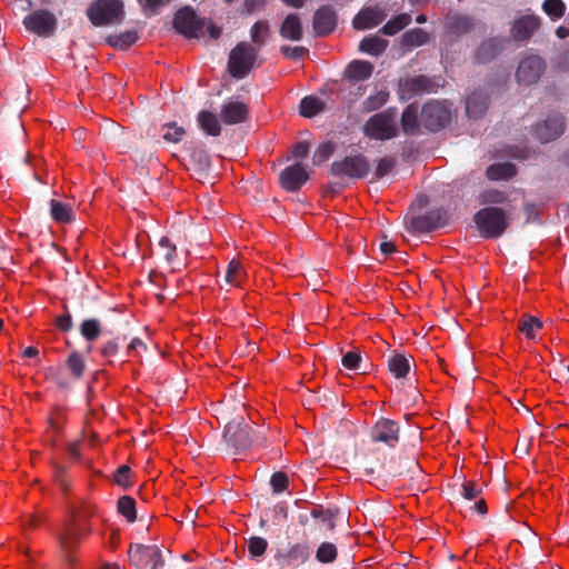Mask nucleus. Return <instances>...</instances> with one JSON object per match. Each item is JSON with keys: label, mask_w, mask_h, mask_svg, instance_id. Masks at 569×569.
I'll return each instance as SVG.
<instances>
[{"label": "nucleus", "mask_w": 569, "mask_h": 569, "mask_svg": "<svg viewBox=\"0 0 569 569\" xmlns=\"http://www.w3.org/2000/svg\"><path fill=\"white\" fill-rule=\"evenodd\" d=\"M173 28L179 33L188 39H199L204 33V28L212 39L221 37L222 30L216 26L211 20L199 18L194 9L186 6L179 9L173 16Z\"/></svg>", "instance_id": "nucleus-1"}, {"label": "nucleus", "mask_w": 569, "mask_h": 569, "mask_svg": "<svg viewBox=\"0 0 569 569\" xmlns=\"http://www.w3.org/2000/svg\"><path fill=\"white\" fill-rule=\"evenodd\" d=\"M510 214L506 209L487 206L475 213L473 221L482 238L497 239L510 226Z\"/></svg>", "instance_id": "nucleus-2"}, {"label": "nucleus", "mask_w": 569, "mask_h": 569, "mask_svg": "<svg viewBox=\"0 0 569 569\" xmlns=\"http://www.w3.org/2000/svg\"><path fill=\"white\" fill-rule=\"evenodd\" d=\"M223 437L236 455L247 451L253 443L263 445L266 440L264 435L260 430L252 429L242 417L226 426Z\"/></svg>", "instance_id": "nucleus-3"}, {"label": "nucleus", "mask_w": 569, "mask_h": 569, "mask_svg": "<svg viewBox=\"0 0 569 569\" xmlns=\"http://www.w3.org/2000/svg\"><path fill=\"white\" fill-rule=\"evenodd\" d=\"M397 108L391 107L371 116L363 124L365 137L371 140L386 141L398 136Z\"/></svg>", "instance_id": "nucleus-4"}, {"label": "nucleus", "mask_w": 569, "mask_h": 569, "mask_svg": "<svg viewBox=\"0 0 569 569\" xmlns=\"http://www.w3.org/2000/svg\"><path fill=\"white\" fill-rule=\"evenodd\" d=\"M259 51L250 42L241 41L229 52L228 72L234 79L246 78L256 67L258 62Z\"/></svg>", "instance_id": "nucleus-5"}, {"label": "nucleus", "mask_w": 569, "mask_h": 569, "mask_svg": "<svg viewBox=\"0 0 569 569\" xmlns=\"http://www.w3.org/2000/svg\"><path fill=\"white\" fill-rule=\"evenodd\" d=\"M92 528L88 519L76 513H71V518L66 521L63 529L57 535L60 548L66 557L71 561V553L76 551L82 537L88 536Z\"/></svg>", "instance_id": "nucleus-6"}, {"label": "nucleus", "mask_w": 569, "mask_h": 569, "mask_svg": "<svg viewBox=\"0 0 569 569\" xmlns=\"http://www.w3.org/2000/svg\"><path fill=\"white\" fill-rule=\"evenodd\" d=\"M451 104L447 101L430 100L420 110V120L429 132H439L451 121Z\"/></svg>", "instance_id": "nucleus-7"}, {"label": "nucleus", "mask_w": 569, "mask_h": 569, "mask_svg": "<svg viewBox=\"0 0 569 569\" xmlns=\"http://www.w3.org/2000/svg\"><path fill=\"white\" fill-rule=\"evenodd\" d=\"M370 160L362 153H355L333 161L330 166V172L337 178H348L351 180L363 179L370 172Z\"/></svg>", "instance_id": "nucleus-8"}, {"label": "nucleus", "mask_w": 569, "mask_h": 569, "mask_svg": "<svg viewBox=\"0 0 569 569\" xmlns=\"http://www.w3.org/2000/svg\"><path fill=\"white\" fill-rule=\"evenodd\" d=\"M87 16L96 27L121 22L124 17L121 0H97L87 9Z\"/></svg>", "instance_id": "nucleus-9"}, {"label": "nucleus", "mask_w": 569, "mask_h": 569, "mask_svg": "<svg viewBox=\"0 0 569 569\" xmlns=\"http://www.w3.org/2000/svg\"><path fill=\"white\" fill-rule=\"evenodd\" d=\"M128 558L137 569H161L164 566L161 550L156 545H131L128 550Z\"/></svg>", "instance_id": "nucleus-10"}, {"label": "nucleus", "mask_w": 569, "mask_h": 569, "mask_svg": "<svg viewBox=\"0 0 569 569\" xmlns=\"http://www.w3.org/2000/svg\"><path fill=\"white\" fill-rule=\"evenodd\" d=\"M438 88L439 83L436 78L425 74L403 78L399 80V98L400 100H408L415 96L437 92Z\"/></svg>", "instance_id": "nucleus-11"}, {"label": "nucleus", "mask_w": 569, "mask_h": 569, "mask_svg": "<svg viewBox=\"0 0 569 569\" xmlns=\"http://www.w3.org/2000/svg\"><path fill=\"white\" fill-rule=\"evenodd\" d=\"M57 22L56 16L44 9L36 10L23 19V26L28 31L43 38L54 34Z\"/></svg>", "instance_id": "nucleus-12"}, {"label": "nucleus", "mask_w": 569, "mask_h": 569, "mask_svg": "<svg viewBox=\"0 0 569 569\" xmlns=\"http://www.w3.org/2000/svg\"><path fill=\"white\" fill-rule=\"evenodd\" d=\"M546 69V63L539 56H528L523 58L516 71V78L519 83L527 86L536 83Z\"/></svg>", "instance_id": "nucleus-13"}, {"label": "nucleus", "mask_w": 569, "mask_h": 569, "mask_svg": "<svg viewBox=\"0 0 569 569\" xmlns=\"http://www.w3.org/2000/svg\"><path fill=\"white\" fill-rule=\"evenodd\" d=\"M447 222V211L443 209H433L421 216L413 217L410 221V230L419 233L430 232L446 226Z\"/></svg>", "instance_id": "nucleus-14"}, {"label": "nucleus", "mask_w": 569, "mask_h": 569, "mask_svg": "<svg viewBox=\"0 0 569 569\" xmlns=\"http://www.w3.org/2000/svg\"><path fill=\"white\" fill-rule=\"evenodd\" d=\"M399 425L395 420L381 418L370 431V438L373 442H382L390 448H395L399 442Z\"/></svg>", "instance_id": "nucleus-15"}, {"label": "nucleus", "mask_w": 569, "mask_h": 569, "mask_svg": "<svg viewBox=\"0 0 569 569\" xmlns=\"http://www.w3.org/2000/svg\"><path fill=\"white\" fill-rule=\"evenodd\" d=\"M309 173L301 162L286 167L279 176L280 186L289 192H296L308 181Z\"/></svg>", "instance_id": "nucleus-16"}, {"label": "nucleus", "mask_w": 569, "mask_h": 569, "mask_svg": "<svg viewBox=\"0 0 569 569\" xmlns=\"http://www.w3.org/2000/svg\"><path fill=\"white\" fill-rule=\"evenodd\" d=\"M337 23V12L329 4L321 6L313 14L312 27L317 37L328 36L336 29Z\"/></svg>", "instance_id": "nucleus-17"}, {"label": "nucleus", "mask_w": 569, "mask_h": 569, "mask_svg": "<svg viewBox=\"0 0 569 569\" xmlns=\"http://www.w3.org/2000/svg\"><path fill=\"white\" fill-rule=\"evenodd\" d=\"M540 26L541 19L539 16L523 14L512 22L510 33L516 41H528Z\"/></svg>", "instance_id": "nucleus-18"}, {"label": "nucleus", "mask_w": 569, "mask_h": 569, "mask_svg": "<svg viewBox=\"0 0 569 569\" xmlns=\"http://www.w3.org/2000/svg\"><path fill=\"white\" fill-rule=\"evenodd\" d=\"M565 131V119L559 113L548 116L542 122L536 127L538 139L543 142H550L560 137Z\"/></svg>", "instance_id": "nucleus-19"}, {"label": "nucleus", "mask_w": 569, "mask_h": 569, "mask_svg": "<svg viewBox=\"0 0 569 569\" xmlns=\"http://www.w3.org/2000/svg\"><path fill=\"white\" fill-rule=\"evenodd\" d=\"M310 556V548L307 542L290 545L287 551H278L276 559L286 567H296L306 562Z\"/></svg>", "instance_id": "nucleus-20"}, {"label": "nucleus", "mask_w": 569, "mask_h": 569, "mask_svg": "<svg viewBox=\"0 0 569 569\" xmlns=\"http://www.w3.org/2000/svg\"><path fill=\"white\" fill-rule=\"evenodd\" d=\"M248 114V106L241 101H229L222 104L220 111L221 120L229 126L244 122Z\"/></svg>", "instance_id": "nucleus-21"}, {"label": "nucleus", "mask_w": 569, "mask_h": 569, "mask_svg": "<svg viewBox=\"0 0 569 569\" xmlns=\"http://www.w3.org/2000/svg\"><path fill=\"white\" fill-rule=\"evenodd\" d=\"M386 18V14L376 8H366L359 11L352 20V26L357 30L372 29L379 26Z\"/></svg>", "instance_id": "nucleus-22"}, {"label": "nucleus", "mask_w": 569, "mask_h": 569, "mask_svg": "<svg viewBox=\"0 0 569 569\" xmlns=\"http://www.w3.org/2000/svg\"><path fill=\"white\" fill-rule=\"evenodd\" d=\"M420 110L418 103H410L403 109L400 124L405 134L416 136L420 132Z\"/></svg>", "instance_id": "nucleus-23"}, {"label": "nucleus", "mask_w": 569, "mask_h": 569, "mask_svg": "<svg viewBox=\"0 0 569 569\" xmlns=\"http://www.w3.org/2000/svg\"><path fill=\"white\" fill-rule=\"evenodd\" d=\"M283 39L291 41H300L303 36L301 20L297 13H289L279 30Z\"/></svg>", "instance_id": "nucleus-24"}, {"label": "nucleus", "mask_w": 569, "mask_h": 569, "mask_svg": "<svg viewBox=\"0 0 569 569\" xmlns=\"http://www.w3.org/2000/svg\"><path fill=\"white\" fill-rule=\"evenodd\" d=\"M489 106V98L481 91H475L467 97L466 112L470 118L481 117Z\"/></svg>", "instance_id": "nucleus-25"}, {"label": "nucleus", "mask_w": 569, "mask_h": 569, "mask_svg": "<svg viewBox=\"0 0 569 569\" xmlns=\"http://www.w3.org/2000/svg\"><path fill=\"white\" fill-rule=\"evenodd\" d=\"M373 64L369 61L355 60L345 70V77L353 81H363L371 77Z\"/></svg>", "instance_id": "nucleus-26"}, {"label": "nucleus", "mask_w": 569, "mask_h": 569, "mask_svg": "<svg viewBox=\"0 0 569 569\" xmlns=\"http://www.w3.org/2000/svg\"><path fill=\"white\" fill-rule=\"evenodd\" d=\"M190 166L196 173L207 176L211 167L209 153L201 147L192 148L190 152Z\"/></svg>", "instance_id": "nucleus-27"}, {"label": "nucleus", "mask_w": 569, "mask_h": 569, "mask_svg": "<svg viewBox=\"0 0 569 569\" xmlns=\"http://www.w3.org/2000/svg\"><path fill=\"white\" fill-rule=\"evenodd\" d=\"M388 369L395 378H405L410 371V357L393 351L388 358Z\"/></svg>", "instance_id": "nucleus-28"}, {"label": "nucleus", "mask_w": 569, "mask_h": 569, "mask_svg": "<svg viewBox=\"0 0 569 569\" xmlns=\"http://www.w3.org/2000/svg\"><path fill=\"white\" fill-rule=\"evenodd\" d=\"M517 168L510 162L493 163L487 168L486 176L489 180H508L515 177Z\"/></svg>", "instance_id": "nucleus-29"}, {"label": "nucleus", "mask_w": 569, "mask_h": 569, "mask_svg": "<svg viewBox=\"0 0 569 569\" xmlns=\"http://www.w3.org/2000/svg\"><path fill=\"white\" fill-rule=\"evenodd\" d=\"M50 214L59 223H69L74 219L72 207L56 199L50 201Z\"/></svg>", "instance_id": "nucleus-30"}, {"label": "nucleus", "mask_w": 569, "mask_h": 569, "mask_svg": "<svg viewBox=\"0 0 569 569\" xmlns=\"http://www.w3.org/2000/svg\"><path fill=\"white\" fill-rule=\"evenodd\" d=\"M388 41L378 36L365 37L359 43V51L378 57L386 51Z\"/></svg>", "instance_id": "nucleus-31"}, {"label": "nucleus", "mask_w": 569, "mask_h": 569, "mask_svg": "<svg viewBox=\"0 0 569 569\" xmlns=\"http://www.w3.org/2000/svg\"><path fill=\"white\" fill-rule=\"evenodd\" d=\"M270 34V24L266 20H259L253 23V26L250 29V38H251V44L258 49L260 52V49L267 43V39Z\"/></svg>", "instance_id": "nucleus-32"}, {"label": "nucleus", "mask_w": 569, "mask_h": 569, "mask_svg": "<svg viewBox=\"0 0 569 569\" xmlns=\"http://www.w3.org/2000/svg\"><path fill=\"white\" fill-rule=\"evenodd\" d=\"M471 28L472 20L467 16L455 14L447 20V31L456 37L468 33Z\"/></svg>", "instance_id": "nucleus-33"}, {"label": "nucleus", "mask_w": 569, "mask_h": 569, "mask_svg": "<svg viewBox=\"0 0 569 569\" xmlns=\"http://www.w3.org/2000/svg\"><path fill=\"white\" fill-rule=\"evenodd\" d=\"M299 111L302 117L312 118L325 111V102L315 96H307L300 100Z\"/></svg>", "instance_id": "nucleus-34"}, {"label": "nucleus", "mask_w": 569, "mask_h": 569, "mask_svg": "<svg viewBox=\"0 0 569 569\" xmlns=\"http://www.w3.org/2000/svg\"><path fill=\"white\" fill-rule=\"evenodd\" d=\"M428 41L429 34L421 28L408 30L401 37V46L409 49L423 46Z\"/></svg>", "instance_id": "nucleus-35"}, {"label": "nucleus", "mask_w": 569, "mask_h": 569, "mask_svg": "<svg viewBox=\"0 0 569 569\" xmlns=\"http://www.w3.org/2000/svg\"><path fill=\"white\" fill-rule=\"evenodd\" d=\"M200 128L209 136L217 137L221 132V126L217 116L210 111H201L198 114Z\"/></svg>", "instance_id": "nucleus-36"}, {"label": "nucleus", "mask_w": 569, "mask_h": 569, "mask_svg": "<svg viewBox=\"0 0 569 569\" xmlns=\"http://www.w3.org/2000/svg\"><path fill=\"white\" fill-rule=\"evenodd\" d=\"M411 14L400 13L385 23L380 32L386 36H395L411 23Z\"/></svg>", "instance_id": "nucleus-37"}, {"label": "nucleus", "mask_w": 569, "mask_h": 569, "mask_svg": "<svg viewBox=\"0 0 569 569\" xmlns=\"http://www.w3.org/2000/svg\"><path fill=\"white\" fill-rule=\"evenodd\" d=\"M389 91L380 90L375 94L369 96L362 101L361 110L365 113H369L382 108L389 100Z\"/></svg>", "instance_id": "nucleus-38"}, {"label": "nucleus", "mask_w": 569, "mask_h": 569, "mask_svg": "<svg viewBox=\"0 0 569 569\" xmlns=\"http://www.w3.org/2000/svg\"><path fill=\"white\" fill-rule=\"evenodd\" d=\"M498 51V40L490 39L488 41L482 42L476 53H475V60L478 63H487L491 61Z\"/></svg>", "instance_id": "nucleus-39"}, {"label": "nucleus", "mask_w": 569, "mask_h": 569, "mask_svg": "<svg viewBox=\"0 0 569 569\" xmlns=\"http://www.w3.org/2000/svg\"><path fill=\"white\" fill-rule=\"evenodd\" d=\"M118 512L123 516L128 522H134L137 519L136 501L130 496H122L117 502Z\"/></svg>", "instance_id": "nucleus-40"}, {"label": "nucleus", "mask_w": 569, "mask_h": 569, "mask_svg": "<svg viewBox=\"0 0 569 569\" xmlns=\"http://www.w3.org/2000/svg\"><path fill=\"white\" fill-rule=\"evenodd\" d=\"M542 328V322L532 316H522L519 320L518 329L526 336L528 339H533L536 332Z\"/></svg>", "instance_id": "nucleus-41"}, {"label": "nucleus", "mask_w": 569, "mask_h": 569, "mask_svg": "<svg viewBox=\"0 0 569 569\" xmlns=\"http://www.w3.org/2000/svg\"><path fill=\"white\" fill-rule=\"evenodd\" d=\"M316 560L320 563H331L338 557V549L335 543L325 541L316 550Z\"/></svg>", "instance_id": "nucleus-42"}, {"label": "nucleus", "mask_w": 569, "mask_h": 569, "mask_svg": "<svg viewBox=\"0 0 569 569\" xmlns=\"http://www.w3.org/2000/svg\"><path fill=\"white\" fill-rule=\"evenodd\" d=\"M310 515L315 519H319L322 523L327 525L329 530L335 529V518L338 515V509H323L322 506H316L311 509Z\"/></svg>", "instance_id": "nucleus-43"}, {"label": "nucleus", "mask_w": 569, "mask_h": 569, "mask_svg": "<svg viewBox=\"0 0 569 569\" xmlns=\"http://www.w3.org/2000/svg\"><path fill=\"white\" fill-rule=\"evenodd\" d=\"M102 332L100 321L97 319H86L80 325V333L87 341H94Z\"/></svg>", "instance_id": "nucleus-44"}, {"label": "nucleus", "mask_w": 569, "mask_h": 569, "mask_svg": "<svg viewBox=\"0 0 569 569\" xmlns=\"http://www.w3.org/2000/svg\"><path fill=\"white\" fill-rule=\"evenodd\" d=\"M509 200V196L507 192L498 190V189H488L481 192L479 196V202L481 204H502Z\"/></svg>", "instance_id": "nucleus-45"}, {"label": "nucleus", "mask_w": 569, "mask_h": 569, "mask_svg": "<svg viewBox=\"0 0 569 569\" xmlns=\"http://www.w3.org/2000/svg\"><path fill=\"white\" fill-rule=\"evenodd\" d=\"M164 131L162 138L166 142L178 143L182 140L186 134V130L182 126H178L177 122H168L162 126Z\"/></svg>", "instance_id": "nucleus-46"}, {"label": "nucleus", "mask_w": 569, "mask_h": 569, "mask_svg": "<svg viewBox=\"0 0 569 569\" xmlns=\"http://www.w3.org/2000/svg\"><path fill=\"white\" fill-rule=\"evenodd\" d=\"M543 12L552 20H559L565 16L566 4L562 0H545L541 6Z\"/></svg>", "instance_id": "nucleus-47"}, {"label": "nucleus", "mask_w": 569, "mask_h": 569, "mask_svg": "<svg viewBox=\"0 0 569 569\" xmlns=\"http://www.w3.org/2000/svg\"><path fill=\"white\" fill-rule=\"evenodd\" d=\"M138 33L137 31L129 30L121 32L120 34L113 37L110 39V44L114 47L116 49H128L130 46H132L138 40Z\"/></svg>", "instance_id": "nucleus-48"}, {"label": "nucleus", "mask_w": 569, "mask_h": 569, "mask_svg": "<svg viewBox=\"0 0 569 569\" xmlns=\"http://www.w3.org/2000/svg\"><path fill=\"white\" fill-rule=\"evenodd\" d=\"M244 271L242 270L239 262L231 260L228 263L224 280L231 286H239L243 279Z\"/></svg>", "instance_id": "nucleus-49"}, {"label": "nucleus", "mask_w": 569, "mask_h": 569, "mask_svg": "<svg viewBox=\"0 0 569 569\" xmlns=\"http://www.w3.org/2000/svg\"><path fill=\"white\" fill-rule=\"evenodd\" d=\"M335 150L336 143L333 141H326L321 143L313 153V163H323L333 154Z\"/></svg>", "instance_id": "nucleus-50"}, {"label": "nucleus", "mask_w": 569, "mask_h": 569, "mask_svg": "<svg viewBox=\"0 0 569 569\" xmlns=\"http://www.w3.org/2000/svg\"><path fill=\"white\" fill-rule=\"evenodd\" d=\"M268 548V541L262 537L252 536L248 540V552L251 558L261 557Z\"/></svg>", "instance_id": "nucleus-51"}, {"label": "nucleus", "mask_w": 569, "mask_h": 569, "mask_svg": "<svg viewBox=\"0 0 569 569\" xmlns=\"http://www.w3.org/2000/svg\"><path fill=\"white\" fill-rule=\"evenodd\" d=\"M67 367L76 379H80L83 375L86 365L81 356L74 351L69 355L67 359Z\"/></svg>", "instance_id": "nucleus-52"}, {"label": "nucleus", "mask_w": 569, "mask_h": 569, "mask_svg": "<svg viewBox=\"0 0 569 569\" xmlns=\"http://www.w3.org/2000/svg\"><path fill=\"white\" fill-rule=\"evenodd\" d=\"M131 469L127 465L119 466L113 473V481L123 489L131 487Z\"/></svg>", "instance_id": "nucleus-53"}, {"label": "nucleus", "mask_w": 569, "mask_h": 569, "mask_svg": "<svg viewBox=\"0 0 569 569\" xmlns=\"http://www.w3.org/2000/svg\"><path fill=\"white\" fill-rule=\"evenodd\" d=\"M396 159L393 157H385L380 159L373 171L375 179H381L387 176L396 167Z\"/></svg>", "instance_id": "nucleus-54"}, {"label": "nucleus", "mask_w": 569, "mask_h": 569, "mask_svg": "<svg viewBox=\"0 0 569 569\" xmlns=\"http://www.w3.org/2000/svg\"><path fill=\"white\" fill-rule=\"evenodd\" d=\"M159 248L164 260L168 263H172L176 257L177 246L168 237H162L159 240Z\"/></svg>", "instance_id": "nucleus-55"}, {"label": "nucleus", "mask_w": 569, "mask_h": 569, "mask_svg": "<svg viewBox=\"0 0 569 569\" xmlns=\"http://www.w3.org/2000/svg\"><path fill=\"white\" fill-rule=\"evenodd\" d=\"M280 52L287 59L301 60L302 58H305L309 53V50L306 47L281 46L280 47Z\"/></svg>", "instance_id": "nucleus-56"}, {"label": "nucleus", "mask_w": 569, "mask_h": 569, "mask_svg": "<svg viewBox=\"0 0 569 569\" xmlns=\"http://www.w3.org/2000/svg\"><path fill=\"white\" fill-rule=\"evenodd\" d=\"M270 485L276 493L284 491L289 486L288 476L284 472L278 471L271 476Z\"/></svg>", "instance_id": "nucleus-57"}, {"label": "nucleus", "mask_w": 569, "mask_h": 569, "mask_svg": "<svg viewBox=\"0 0 569 569\" xmlns=\"http://www.w3.org/2000/svg\"><path fill=\"white\" fill-rule=\"evenodd\" d=\"M342 366L348 370H358L360 369L361 363V355L357 350L348 351L342 357Z\"/></svg>", "instance_id": "nucleus-58"}, {"label": "nucleus", "mask_w": 569, "mask_h": 569, "mask_svg": "<svg viewBox=\"0 0 569 569\" xmlns=\"http://www.w3.org/2000/svg\"><path fill=\"white\" fill-rule=\"evenodd\" d=\"M461 495L466 500L476 499L482 491L481 486L477 485L475 481H466L461 485Z\"/></svg>", "instance_id": "nucleus-59"}, {"label": "nucleus", "mask_w": 569, "mask_h": 569, "mask_svg": "<svg viewBox=\"0 0 569 569\" xmlns=\"http://www.w3.org/2000/svg\"><path fill=\"white\" fill-rule=\"evenodd\" d=\"M267 2L268 0H243L242 12L251 14L254 11H260L266 7Z\"/></svg>", "instance_id": "nucleus-60"}, {"label": "nucleus", "mask_w": 569, "mask_h": 569, "mask_svg": "<svg viewBox=\"0 0 569 569\" xmlns=\"http://www.w3.org/2000/svg\"><path fill=\"white\" fill-rule=\"evenodd\" d=\"M309 153V144L306 141H299L297 142L291 150V154L293 158L302 160L305 159Z\"/></svg>", "instance_id": "nucleus-61"}, {"label": "nucleus", "mask_w": 569, "mask_h": 569, "mask_svg": "<svg viewBox=\"0 0 569 569\" xmlns=\"http://www.w3.org/2000/svg\"><path fill=\"white\" fill-rule=\"evenodd\" d=\"M119 351V342L117 339L108 340L103 346L101 347V355L103 357H113Z\"/></svg>", "instance_id": "nucleus-62"}, {"label": "nucleus", "mask_w": 569, "mask_h": 569, "mask_svg": "<svg viewBox=\"0 0 569 569\" xmlns=\"http://www.w3.org/2000/svg\"><path fill=\"white\" fill-rule=\"evenodd\" d=\"M56 322H57V327L63 332L70 331L73 326L72 318L69 313L59 316L57 318Z\"/></svg>", "instance_id": "nucleus-63"}, {"label": "nucleus", "mask_w": 569, "mask_h": 569, "mask_svg": "<svg viewBox=\"0 0 569 569\" xmlns=\"http://www.w3.org/2000/svg\"><path fill=\"white\" fill-rule=\"evenodd\" d=\"M523 211H525V214H526V221L527 222H535L538 220V207L535 204V203H526L523 206Z\"/></svg>", "instance_id": "nucleus-64"}]
</instances>
